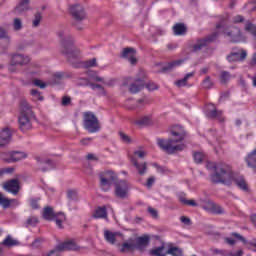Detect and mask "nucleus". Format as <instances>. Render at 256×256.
I'll return each instance as SVG.
<instances>
[{
	"instance_id": "obj_54",
	"label": "nucleus",
	"mask_w": 256,
	"mask_h": 256,
	"mask_svg": "<svg viewBox=\"0 0 256 256\" xmlns=\"http://www.w3.org/2000/svg\"><path fill=\"white\" fill-rule=\"evenodd\" d=\"M30 94L32 95V97H36L38 101H44V97L43 95H41V92H39V90L37 89H32L30 91Z\"/></svg>"
},
{
	"instance_id": "obj_5",
	"label": "nucleus",
	"mask_w": 256,
	"mask_h": 256,
	"mask_svg": "<svg viewBox=\"0 0 256 256\" xmlns=\"http://www.w3.org/2000/svg\"><path fill=\"white\" fill-rule=\"evenodd\" d=\"M83 127L88 133H99L101 131V122L93 112H84Z\"/></svg>"
},
{
	"instance_id": "obj_7",
	"label": "nucleus",
	"mask_w": 256,
	"mask_h": 256,
	"mask_svg": "<svg viewBox=\"0 0 256 256\" xmlns=\"http://www.w3.org/2000/svg\"><path fill=\"white\" fill-rule=\"evenodd\" d=\"M247 59V50L241 48V49H233L232 52H230L226 56V61L228 63H239L241 61H245Z\"/></svg>"
},
{
	"instance_id": "obj_20",
	"label": "nucleus",
	"mask_w": 256,
	"mask_h": 256,
	"mask_svg": "<svg viewBox=\"0 0 256 256\" xmlns=\"http://www.w3.org/2000/svg\"><path fill=\"white\" fill-rule=\"evenodd\" d=\"M185 63V59H178L171 62H168L166 65H164L159 73H169V71H173L175 67H181Z\"/></svg>"
},
{
	"instance_id": "obj_26",
	"label": "nucleus",
	"mask_w": 256,
	"mask_h": 256,
	"mask_svg": "<svg viewBox=\"0 0 256 256\" xmlns=\"http://www.w3.org/2000/svg\"><path fill=\"white\" fill-rule=\"evenodd\" d=\"M33 113V109L31 108V105L29 102H27L25 99H22L20 101V114L19 115H24L28 116Z\"/></svg>"
},
{
	"instance_id": "obj_12",
	"label": "nucleus",
	"mask_w": 256,
	"mask_h": 256,
	"mask_svg": "<svg viewBox=\"0 0 256 256\" xmlns=\"http://www.w3.org/2000/svg\"><path fill=\"white\" fill-rule=\"evenodd\" d=\"M3 189H5V191L8 193H12V195H19V191H21L19 179H11L6 181L3 184Z\"/></svg>"
},
{
	"instance_id": "obj_37",
	"label": "nucleus",
	"mask_w": 256,
	"mask_h": 256,
	"mask_svg": "<svg viewBox=\"0 0 256 256\" xmlns=\"http://www.w3.org/2000/svg\"><path fill=\"white\" fill-rule=\"evenodd\" d=\"M104 237L108 243H110L111 245H115V242L117 241V236L115 235V233L106 230L104 232Z\"/></svg>"
},
{
	"instance_id": "obj_48",
	"label": "nucleus",
	"mask_w": 256,
	"mask_h": 256,
	"mask_svg": "<svg viewBox=\"0 0 256 256\" xmlns=\"http://www.w3.org/2000/svg\"><path fill=\"white\" fill-rule=\"evenodd\" d=\"M89 87L91 88L92 91H95V89H98L102 95H105V87H103V85L90 82Z\"/></svg>"
},
{
	"instance_id": "obj_24",
	"label": "nucleus",
	"mask_w": 256,
	"mask_h": 256,
	"mask_svg": "<svg viewBox=\"0 0 256 256\" xmlns=\"http://www.w3.org/2000/svg\"><path fill=\"white\" fill-rule=\"evenodd\" d=\"M42 216L45 221H55V218L57 217V213H55V210H53V207L46 206L43 209Z\"/></svg>"
},
{
	"instance_id": "obj_28",
	"label": "nucleus",
	"mask_w": 256,
	"mask_h": 256,
	"mask_svg": "<svg viewBox=\"0 0 256 256\" xmlns=\"http://www.w3.org/2000/svg\"><path fill=\"white\" fill-rule=\"evenodd\" d=\"M37 163L40 165H48V167L41 168L42 173H47V171H51V169H55V162L51 159L41 160L39 157H36Z\"/></svg>"
},
{
	"instance_id": "obj_40",
	"label": "nucleus",
	"mask_w": 256,
	"mask_h": 256,
	"mask_svg": "<svg viewBox=\"0 0 256 256\" xmlns=\"http://www.w3.org/2000/svg\"><path fill=\"white\" fill-rule=\"evenodd\" d=\"M193 159H194V162L197 165H199V164L203 163V161H205V154L203 152H199V151L193 152Z\"/></svg>"
},
{
	"instance_id": "obj_41",
	"label": "nucleus",
	"mask_w": 256,
	"mask_h": 256,
	"mask_svg": "<svg viewBox=\"0 0 256 256\" xmlns=\"http://www.w3.org/2000/svg\"><path fill=\"white\" fill-rule=\"evenodd\" d=\"M166 255L183 256V250H181L179 247H170L166 251Z\"/></svg>"
},
{
	"instance_id": "obj_15",
	"label": "nucleus",
	"mask_w": 256,
	"mask_h": 256,
	"mask_svg": "<svg viewBox=\"0 0 256 256\" xmlns=\"http://www.w3.org/2000/svg\"><path fill=\"white\" fill-rule=\"evenodd\" d=\"M213 109L206 111L207 119H217L219 123H225V117L223 116V110H218L214 104H211Z\"/></svg>"
},
{
	"instance_id": "obj_17",
	"label": "nucleus",
	"mask_w": 256,
	"mask_h": 256,
	"mask_svg": "<svg viewBox=\"0 0 256 256\" xmlns=\"http://www.w3.org/2000/svg\"><path fill=\"white\" fill-rule=\"evenodd\" d=\"M77 249H79L77 243L73 240H68L57 245L55 250L59 253L61 251H77Z\"/></svg>"
},
{
	"instance_id": "obj_21",
	"label": "nucleus",
	"mask_w": 256,
	"mask_h": 256,
	"mask_svg": "<svg viewBox=\"0 0 256 256\" xmlns=\"http://www.w3.org/2000/svg\"><path fill=\"white\" fill-rule=\"evenodd\" d=\"M11 129L9 128H4L1 132H0V149H3V147H5V145H8L9 142L11 141Z\"/></svg>"
},
{
	"instance_id": "obj_8",
	"label": "nucleus",
	"mask_w": 256,
	"mask_h": 256,
	"mask_svg": "<svg viewBox=\"0 0 256 256\" xmlns=\"http://www.w3.org/2000/svg\"><path fill=\"white\" fill-rule=\"evenodd\" d=\"M224 37H228L230 43H241L243 34L239 27L231 26L224 31Z\"/></svg>"
},
{
	"instance_id": "obj_2",
	"label": "nucleus",
	"mask_w": 256,
	"mask_h": 256,
	"mask_svg": "<svg viewBox=\"0 0 256 256\" xmlns=\"http://www.w3.org/2000/svg\"><path fill=\"white\" fill-rule=\"evenodd\" d=\"M206 168L208 171H212L210 174V181L214 185H225L229 181H233L235 173L233 172V167L223 161L220 162H207Z\"/></svg>"
},
{
	"instance_id": "obj_25",
	"label": "nucleus",
	"mask_w": 256,
	"mask_h": 256,
	"mask_svg": "<svg viewBox=\"0 0 256 256\" xmlns=\"http://www.w3.org/2000/svg\"><path fill=\"white\" fill-rule=\"evenodd\" d=\"M235 185L244 191V193H249V185L247 184V180H245L244 176H238L237 178L233 179Z\"/></svg>"
},
{
	"instance_id": "obj_35",
	"label": "nucleus",
	"mask_w": 256,
	"mask_h": 256,
	"mask_svg": "<svg viewBox=\"0 0 256 256\" xmlns=\"http://www.w3.org/2000/svg\"><path fill=\"white\" fill-rule=\"evenodd\" d=\"M1 39L4 40V43L6 45L5 49H7V47H9V43H11V37L9 36L7 30L0 26V40Z\"/></svg>"
},
{
	"instance_id": "obj_32",
	"label": "nucleus",
	"mask_w": 256,
	"mask_h": 256,
	"mask_svg": "<svg viewBox=\"0 0 256 256\" xmlns=\"http://www.w3.org/2000/svg\"><path fill=\"white\" fill-rule=\"evenodd\" d=\"M54 221L58 229H64L63 223L67 221V216H65V213L63 212H57V215L54 218Z\"/></svg>"
},
{
	"instance_id": "obj_55",
	"label": "nucleus",
	"mask_w": 256,
	"mask_h": 256,
	"mask_svg": "<svg viewBox=\"0 0 256 256\" xmlns=\"http://www.w3.org/2000/svg\"><path fill=\"white\" fill-rule=\"evenodd\" d=\"M78 85L81 87H89L91 85V82L87 78H80L78 80Z\"/></svg>"
},
{
	"instance_id": "obj_11",
	"label": "nucleus",
	"mask_w": 256,
	"mask_h": 256,
	"mask_svg": "<svg viewBox=\"0 0 256 256\" xmlns=\"http://www.w3.org/2000/svg\"><path fill=\"white\" fill-rule=\"evenodd\" d=\"M116 179H117V176H115L113 171H107L105 172V176L100 175V187H102V189H105V191H107V189H109V187H111L113 183H115Z\"/></svg>"
},
{
	"instance_id": "obj_1",
	"label": "nucleus",
	"mask_w": 256,
	"mask_h": 256,
	"mask_svg": "<svg viewBox=\"0 0 256 256\" xmlns=\"http://www.w3.org/2000/svg\"><path fill=\"white\" fill-rule=\"evenodd\" d=\"M169 134L172 136L167 140L163 138H157L156 143L161 149L167 153V155H175V153H181L187 149V144L183 143L189 137V132L185 130V127L182 125L176 124L169 128Z\"/></svg>"
},
{
	"instance_id": "obj_6",
	"label": "nucleus",
	"mask_w": 256,
	"mask_h": 256,
	"mask_svg": "<svg viewBox=\"0 0 256 256\" xmlns=\"http://www.w3.org/2000/svg\"><path fill=\"white\" fill-rule=\"evenodd\" d=\"M219 39V32H213L212 34L204 37V38H198L196 40V44H193L191 46L192 53H197L198 51H201V49L208 47L209 44L215 43Z\"/></svg>"
},
{
	"instance_id": "obj_57",
	"label": "nucleus",
	"mask_w": 256,
	"mask_h": 256,
	"mask_svg": "<svg viewBox=\"0 0 256 256\" xmlns=\"http://www.w3.org/2000/svg\"><path fill=\"white\" fill-rule=\"evenodd\" d=\"M68 105H71V97L69 96H63L61 101L62 107H67Z\"/></svg>"
},
{
	"instance_id": "obj_36",
	"label": "nucleus",
	"mask_w": 256,
	"mask_h": 256,
	"mask_svg": "<svg viewBox=\"0 0 256 256\" xmlns=\"http://www.w3.org/2000/svg\"><path fill=\"white\" fill-rule=\"evenodd\" d=\"M231 237H235V239H239V241L244 243V245H251V247H256V242H248L247 239H245V237H243L241 234L237 232H232ZM254 251H256V249H254Z\"/></svg>"
},
{
	"instance_id": "obj_53",
	"label": "nucleus",
	"mask_w": 256,
	"mask_h": 256,
	"mask_svg": "<svg viewBox=\"0 0 256 256\" xmlns=\"http://www.w3.org/2000/svg\"><path fill=\"white\" fill-rule=\"evenodd\" d=\"M211 252L214 255L229 256V251L228 250H220V249H217V248H211Z\"/></svg>"
},
{
	"instance_id": "obj_45",
	"label": "nucleus",
	"mask_w": 256,
	"mask_h": 256,
	"mask_svg": "<svg viewBox=\"0 0 256 256\" xmlns=\"http://www.w3.org/2000/svg\"><path fill=\"white\" fill-rule=\"evenodd\" d=\"M118 135H119L122 143H126L127 145L132 143L131 137H129V135L125 134L123 131H119Z\"/></svg>"
},
{
	"instance_id": "obj_56",
	"label": "nucleus",
	"mask_w": 256,
	"mask_h": 256,
	"mask_svg": "<svg viewBox=\"0 0 256 256\" xmlns=\"http://www.w3.org/2000/svg\"><path fill=\"white\" fill-rule=\"evenodd\" d=\"M33 84L35 85V87H39L40 89H45V87H47V84L40 79H35L33 81Z\"/></svg>"
},
{
	"instance_id": "obj_19",
	"label": "nucleus",
	"mask_w": 256,
	"mask_h": 256,
	"mask_svg": "<svg viewBox=\"0 0 256 256\" xmlns=\"http://www.w3.org/2000/svg\"><path fill=\"white\" fill-rule=\"evenodd\" d=\"M31 58L23 54H14L11 58V65H29Z\"/></svg>"
},
{
	"instance_id": "obj_38",
	"label": "nucleus",
	"mask_w": 256,
	"mask_h": 256,
	"mask_svg": "<svg viewBox=\"0 0 256 256\" xmlns=\"http://www.w3.org/2000/svg\"><path fill=\"white\" fill-rule=\"evenodd\" d=\"M220 83L222 85H227V83H229V81H231V72L229 71H222L220 73Z\"/></svg>"
},
{
	"instance_id": "obj_22",
	"label": "nucleus",
	"mask_w": 256,
	"mask_h": 256,
	"mask_svg": "<svg viewBox=\"0 0 256 256\" xmlns=\"http://www.w3.org/2000/svg\"><path fill=\"white\" fill-rule=\"evenodd\" d=\"M118 247L120 253H133V251L137 249L135 243H133V239H129L127 242L118 244Z\"/></svg>"
},
{
	"instance_id": "obj_30",
	"label": "nucleus",
	"mask_w": 256,
	"mask_h": 256,
	"mask_svg": "<svg viewBox=\"0 0 256 256\" xmlns=\"http://www.w3.org/2000/svg\"><path fill=\"white\" fill-rule=\"evenodd\" d=\"M12 203L18 205L19 201H17V199H9L3 196V193L0 192V205L3 207V209H9Z\"/></svg>"
},
{
	"instance_id": "obj_14",
	"label": "nucleus",
	"mask_w": 256,
	"mask_h": 256,
	"mask_svg": "<svg viewBox=\"0 0 256 256\" xmlns=\"http://www.w3.org/2000/svg\"><path fill=\"white\" fill-rule=\"evenodd\" d=\"M135 53H137L135 48L126 47L121 52L120 57L122 59H127L131 65H137V58L135 57Z\"/></svg>"
},
{
	"instance_id": "obj_60",
	"label": "nucleus",
	"mask_w": 256,
	"mask_h": 256,
	"mask_svg": "<svg viewBox=\"0 0 256 256\" xmlns=\"http://www.w3.org/2000/svg\"><path fill=\"white\" fill-rule=\"evenodd\" d=\"M148 213L154 218L157 219L159 217V212L153 207H148Z\"/></svg>"
},
{
	"instance_id": "obj_39",
	"label": "nucleus",
	"mask_w": 256,
	"mask_h": 256,
	"mask_svg": "<svg viewBox=\"0 0 256 256\" xmlns=\"http://www.w3.org/2000/svg\"><path fill=\"white\" fill-rule=\"evenodd\" d=\"M215 82L211 80V76H206L205 79L202 81V89H213Z\"/></svg>"
},
{
	"instance_id": "obj_42",
	"label": "nucleus",
	"mask_w": 256,
	"mask_h": 256,
	"mask_svg": "<svg viewBox=\"0 0 256 256\" xmlns=\"http://www.w3.org/2000/svg\"><path fill=\"white\" fill-rule=\"evenodd\" d=\"M210 213H212V215H225V209H223L221 205L214 203V206Z\"/></svg>"
},
{
	"instance_id": "obj_44",
	"label": "nucleus",
	"mask_w": 256,
	"mask_h": 256,
	"mask_svg": "<svg viewBox=\"0 0 256 256\" xmlns=\"http://www.w3.org/2000/svg\"><path fill=\"white\" fill-rule=\"evenodd\" d=\"M42 19H43V16L41 15V12H36L34 15V20L32 22V27H39Z\"/></svg>"
},
{
	"instance_id": "obj_47",
	"label": "nucleus",
	"mask_w": 256,
	"mask_h": 256,
	"mask_svg": "<svg viewBox=\"0 0 256 256\" xmlns=\"http://www.w3.org/2000/svg\"><path fill=\"white\" fill-rule=\"evenodd\" d=\"M39 201H41V198H30L29 205H30L31 209H33V210L39 209L40 208Z\"/></svg>"
},
{
	"instance_id": "obj_18",
	"label": "nucleus",
	"mask_w": 256,
	"mask_h": 256,
	"mask_svg": "<svg viewBox=\"0 0 256 256\" xmlns=\"http://www.w3.org/2000/svg\"><path fill=\"white\" fill-rule=\"evenodd\" d=\"M18 123L19 129L22 131V133H26V131H29L33 127L31 124V118H29V116H25V114L19 115Z\"/></svg>"
},
{
	"instance_id": "obj_10",
	"label": "nucleus",
	"mask_w": 256,
	"mask_h": 256,
	"mask_svg": "<svg viewBox=\"0 0 256 256\" xmlns=\"http://www.w3.org/2000/svg\"><path fill=\"white\" fill-rule=\"evenodd\" d=\"M114 193L118 199H126L127 194L129 193V184L127 181L120 180L119 182L115 183Z\"/></svg>"
},
{
	"instance_id": "obj_23",
	"label": "nucleus",
	"mask_w": 256,
	"mask_h": 256,
	"mask_svg": "<svg viewBox=\"0 0 256 256\" xmlns=\"http://www.w3.org/2000/svg\"><path fill=\"white\" fill-rule=\"evenodd\" d=\"M130 161L134 165V167L137 169L139 175L143 176L147 173V162L139 163L137 161V158L133 156L130 157Z\"/></svg>"
},
{
	"instance_id": "obj_31",
	"label": "nucleus",
	"mask_w": 256,
	"mask_h": 256,
	"mask_svg": "<svg viewBox=\"0 0 256 256\" xmlns=\"http://www.w3.org/2000/svg\"><path fill=\"white\" fill-rule=\"evenodd\" d=\"M93 219H105L107 218V207L99 206L94 214L92 215Z\"/></svg>"
},
{
	"instance_id": "obj_29",
	"label": "nucleus",
	"mask_w": 256,
	"mask_h": 256,
	"mask_svg": "<svg viewBox=\"0 0 256 256\" xmlns=\"http://www.w3.org/2000/svg\"><path fill=\"white\" fill-rule=\"evenodd\" d=\"M245 162L247 167L253 169V171L256 170V150H253L245 157Z\"/></svg>"
},
{
	"instance_id": "obj_49",
	"label": "nucleus",
	"mask_w": 256,
	"mask_h": 256,
	"mask_svg": "<svg viewBox=\"0 0 256 256\" xmlns=\"http://www.w3.org/2000/svg\"><path fill=\"white\" fill-rule=\"evenodd\" d=\"M150 122H151V119L148 116H144V117L140 118L139 120H137L135 122V124L140 125V127H143L145 125H149Z\"/></svg>"
},
{
	"instance_id": "obj_63",
	"label": "nucleus",
	"mask_w": 256,
	"mask_h": 256,
	"mask_svg": "<svg viewBox=\"0 0 256 256\" xmlns=\"http://www.w3.org/2000/svg\"><path fill=\"white\" fill-rule=\"evenodd\" d=\"M27 225H37L39 220L36 217H30L26 220Z\"/></svg>"
},
{
	"instance_id": "obj_59",
	"label": "nucleus",
	"mask_w": 256,
	"mask_h": 256,
	"mask_svg": "<svg viewBox=\"0 0 256 256\" xmlns=\"http://www.w3.org/2000/svg\"><path fill=\"white\" fill-rule=\"evenodd\" d=\"M92 141H93V138L86 137L80 140V145H83L84 147H86L87 145H91Z\"/></svg>"
},
{
	"instance_id": "obj_50",
	"label": "nucleus",
	"mask_w": 256,
	"mask_h": 256,
	"mask_svg": "<svg viewBox=\"0 0 256 256\" xmlns=\"http://www.w3.org/2000/svg\"><path fill=\"white\" fill-rule=\"evenodd\" d=\"M13 28H14V31H21V29H23V22L21 21L20 18L14 19Z\"/></svg>"
},
{
	"instance_id": "obj_34",
	"label": "nucleus",
	"mask_w": 256,
	"mask_h": 256,
	"mask_svg": "<svg viewBox=\"0 0 256 256\" xmlns=\"http://www.w3.org/2000/svg\"><path fill=\"white\" fill-rule=\"evenodd\" d=\"M3 247H16L19 245V241L14 240L11 235L6 236V238L0 243Z\"/></svg>"
},
{
	"instance_id": "obj_33",
	"label": "nucleus",
	"mask_w": 256,
	"mask_h": 256,
	"mask_svg": "<svg viewBox=\"0 0 256 256\" xmlns=\"http://www.w3.org/2000/svg\"><path fill=\"white\" fill-rule=\"evenodd\" d=\"M173 31L175 35H185V33H187V26H185L183 23H177L173 26Z\"/></svg>"
},
{
	"instance_id": "obj_62",
	"label": "nucleus",
	"mask_w": 256,
	"mask_h": 256,
	"mask_svg": "<svg viewBox=\"0 0 256 256\" xmlns=\"http://www.w3.org/2000/svg\"><path fill=\"white\" fill-rule=\"evenodd\" d=\"M233 23L237 24V23H244L245 18L241 15H236L233 17L232 19Z\"/></svg>"
},
{
	"instance_id": "obj_16",
	"label": "nucleus",
	"mask_w": 256,
	"mask_h": 256,
	"mask_svg": "<svg viewBox=\"0 0 256 256\" xmlns=\"http://www.w3.org/2000/svg\"><path fill=\"white\" fill-rule=\"evenodd\" d=\"M5 163H17V161H22V159H27V153L21 151H12L9 153L8 158H2Z\"/></svg>"
},
{
	"instance_id": "obj_4",
	"label": "nucleus",
	"mask_w": 256,
	"mask_h": 256,
	"mask_svg": "<svg viewBox=\"0 0 256 256\" xmlns=\"http://www.w3.org/2000/svg\"><path fill=\"white\" fill-rule=\"evenodd\" d=\"M147 81V74H145L144 70H140L137 77L134 79V82L129 87V92L132 95H135L139 93L140 91H143V89H148V91H157L159 89V85H157L155 82H148Z\"/></svg>"
},
{
	"instance_id": "obj_51",
	"label": "nucleus",
	"mask_w": 256,
	"mask_h": 256,
	"mask_svg": "<svg viewBox=\"0 0 256 256\" xmlns=\"http://www.w3.org/2000/svg\"><path fill=\"white\" fill-rule=\"evenodd\" d=\"M214 205H215V202H213V201H206L202 205V209H204V211H207L208 213H211V211H213Z\"/></svg>"
},
{
	"instance_id": "obj_9",
	"label": "nucleus",
	"mask_w": 256,
	"mask_h": 256,
	"mask_svg": "<svg viewBox=\"0 0 256 256\" xmlns=\"http://www.w3.org/2000/svg\"><path fill=\"white\" fill-rule=\"evenodd\" d=\"M134 245L136 247V251H139V253H145V251H147V247L151 245V236H149V234H144L137 237Z\"/></svg>"
},
{
	"instance_id": "obj_46",
	"label": "nucleus",
	"mask_w": 256,
	"mask_h": 256,
	"mask_svg": "<svg viewBox=\"0 0 256 256\" xmlns=\"http://www.w3.org/2000/svg\"><path fill=\"white\" fill-rule=\"evenodd\" d=\"M163 249H165V246L157 247L156 249H153L150 251L151 255L155 256H167V253H163Z\"/></svg>"
},
{
	"instance_id": "obj_52",
	"label": "nucleus",
	"mask_w": 256,
	"mask_h": 256,
	"mask_svg": "<svg viewBox=\"0 0 256 256\" xmlns=\"http://www.w3.org/2000/svg\"><path fill=\"white\" fill-rule=\"evenodd\" d=\"M179 201L180 203H183V205H189L190 207H197V202H195V200H187L185 197H180Z\"/></svg>"
},
{
	"instance_id": "obj_43",
	"label": "nucleus",
	"mask_w": 256,
	"mask_h": 256,
	"mask_svg": "<svg viewBox=\"0 0 256 256\" xmlns=\"http://www.w3.org/2000/svg\"><path fill=\"white\" fill-rule=\"evenodd\" d=\"M67 198L70 201H79V194L77 193V190L69 189L67 191Z\"/></svg>"
},
{
	"instance_id": "obj_64",
	"label": "nucleus",
	"mask_w": 256,
	"mask_h": 256,
	"mask_svg": "<svg viewBox=\"0 0 256 256\" xmlns=\"http://www.w3.org/2000/svg\"><path fill=\"white\" fill-rule=\"evenodd\" d=\"M154 183H155V178H154L153 176H151V177H149V178L147 179V182H146L145 186H146L148 189H151V187H153Z\"/></svg>"
},
{
	"instance_id": "obj_58",
	"label": "nucleus",
	"mask_w": 256,
	"mask_h": 256,
	"mask_svg": "<svg viewBox=\"0 0 256 256\" xmlns=\"http://www.w3.org/2000/svg\"><path fill=\"white\" fill-rule=\"evenodd\" d=\"M85 67H97V58H92L85 62Z\"/></svg>"
},
{
	"instance_id": "obj_13",
	"label": "nucleus",
	"mask_w": 256,
	"mask_h": 256,
	"mask_svg": "<svg viewBox=\"0 0 256 256\" xmlns=\"http://www.w3.org/2000/svg\"><path fill=\"white\" fill-rule=\"evenodd\" d=\"M70 14L75 21H83L86 17L85 8L81 4H74L70 7Z\"/></svg>"
},
{
	"instance_id": "obj_61",
	"label": "nucleus",
	"mask_w": 256,
	"mask_h": 256,
	"mask_svg": "<svg viewBox=\"0 0 256 256\" xmlns=\"http://www.w3.org/2000/svg\"><path fill=\"white\" fill-rule=\"evenodd\" d=\"M176 87H187V80L186 78H182L175 82Z\"/></svg>"
},
{
	"instance_id": "obj_3",
	"label": "nucleus",
	"mask_w": 256,
	"mask_h": 256,
	"mask_svg": "<svg viewBox=\"0 0 256 256\" xmlns=\"http://www.w3.org/2000/svg\"><path fill=\"white\" fill-rule=\"evenodd\" d=\"M58 37L62 39L60 53L65 55L68 63H70L74 69H81V62L78 61V59H81V51L75 47L73 36L69 35L65 37V32L60 31L58 32Z\"/></svg>"
},
{
	"instance_id": "obj_27",
	"label": "nucleus",
	"mask_w": 256,
	"mask_h": 256,
	"mask_svg": "<svg viewBox=\"0 0 256 256\" xmlns=\"http://www.w3.org/2000/svg\"><path fill=\"white\" fill-rule=\"evenodd\" d=\"M31 3V0H20L18 5L14 8V13H25V11H29V5Z\"/></svg>"
}]
</instances>
